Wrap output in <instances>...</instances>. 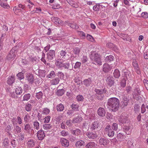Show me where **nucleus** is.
I'll list each match as a JSON object with an SVG mask.
<instances>
[{
    "instance_id": "58",
    "label": "nucleus",
    "mask_w": 148,
    "mask_h": 148,
    "mask_svg": "<svg viewBox=\"0 0 148 148\" xmlns=\"http://www.w3.org/2000/svg\"><path fill=\"white\" fill-rule=\"evenodd\" d=\"M60 5L59 4H55L53 5L52 8L53 9H58L60 8Z\"/></svg>"
},
{
    "instance_id": "21",
    "label": "nucleus",
    "mask_w": 148,
    "mask_h": 148,
    "mask_svg": "<svg viewBox=\"0 0 148 148\" xmlns=\"http://www.w3.org/2000/svg\"><path fill=\"white\" fill-rule=\"evenodd\" d=\"M92 82L91 79L89 78L88 79H85L83 81L84 84L86 86H89Z\"/></svg>"
},
{
    "instance_id": "32",
    "label": "nucleus",
    "mask_w": 148,
    "mask_h": 148,
    "mask_svg": "<svg viewBox=\"0 0 148 148\" xmlns=\"http://www.w3.org/2000/svg\"><path fill=\"white\" fill-rule=\"evenodd\" d=\"M64 92L65 91L64 89H59L57 90V91L56 92V94L58 96H61L64 94Z\"/></svg>"
},
{
    "instance_id": "28",
    "label": "nucleus",
    "mask_w": 148,
    "mask_h": 148,
    "mask_svg": "<svg viewBox=\"0 0 148 148\" xmlns=\"http://www.w3.org/2000/svg\"><path fill=\"white\" fill-rule=\"evenodd\" d=\"M122 72L124 74L125 76L126 77L127 79H128L129 77L130 78V73L129 71L125 69L123 70Z\"/></svg>"
},
{
    "instance_id": "47",
    "label": "nucleus",
    "mask_w": 148,
    "mask_h": 148,
    "mask_svg": "<svg viewBox=\"0 0 148 148\" xmlns=\"http://www.w3.org/2000/svg\"><path fill=\"white\" fill-rule=\"evenodd\" d=\"M17 77H18V78L19 80H21L23 79L24 78V75L23 74L22 72H20L19 73L16 75Z\"/></svg>"
},
{
    "instance_id": "61",
    "label": "nucleus",
    "mask_w": 148,
    "mask_h": 148,
    "mask_svg": "<svg viewBox=\"0 0 148 148\" xmlns=\"http://www.w3.org/2000/svg\"><path fill=\"white\" fill-rule=\"evenodd\" d=\"M87 40L90 41H94V38L91 35L88 34L87 36Z\"/></svg>"
},
{
    "instance_id": "2",
    "label": "nucleus",
    "mask_w": 148,
    "mask_h": 148,
    "mask_svg": "<svg viewBox=\"0 0 148 148\" xmlns=\"http://www.w3.org/2000/svg\"><path fill=\"white\" fill-rule=\"evenodd\" d=\"M90 58L92 63L95 64L101 65L102 64V62L100 56L95 51H92L90 53Z\"/></svg>"
},
{
    "instance_id": "26",
    "label": "nucleus",
    "mask_w": 148,
    "mask_h": 148,
    "mask_svg": "<svg viewBox=\"0 0 148 148\" xmlns=\"http://www.w3.org/2000/svg\"><path fill=\"white\" fill-rule=\"evenodd\" d=\"M125 137V136L124 135V134L119 133L117 135V139L120 141H123Z\"/></svg>"
},
{
    "instance_id": "53",
    "label": "nucleus",
    "mask_w": 148,
    "mask_h": 148,
    "mask_svg": "<svg viewBox=\"0 0 148 148\" xmlns=\"http://www.w3.org/2000/svg\"><path fill=\"white\" fill-rule=\"evenodd\" d=\"M43 94L41 92H39L36 94V97L38 99H40L42 98Z\"/></svg>"
},
{
    "instance_id": "41",
    "label": "nucleus",
    "mask_w": 148,
    "mask_h": 148,
    "mask_svg": "<svg viewBox=\"0 0 148 148\" xmlns=\"http://www.w3.org/2000/svg\"><path fill=\"white\" fill-rule=\"evenodd\" d=\"M71 108L73 110H77L79 109V106L77 104L73 103L71 106Z\"/></svg>"
},
{
    "instance_id": "19",
    "label": "nucleus",
    "mask_w": 148,
    "mask_h": 148,
    "mask_svg": "<svg viewBox=\"0 0 148 148\" xmlns=\"http://www.w3.org/2000/svg\"><path fill=\"white\" fill-rule=\"evenodd\" d=\"M99 144L104 146L106 145L109 143V140L103 138L100 139L99 140Z\"/></svg>"
},
{
    "instance_id": "46",
    "label": "nucleus",
    "mask_w": 148,
    "mask_h": 148,
    "mask_svg": "<svg viewBox=\"0 0 148 148\" xmlns=\"http://www.w3.org/2000/svg\"><path fill=\"white\" fill-rule=\"evenodd\" d=\"M55 64L59 68L62 67L64 66V64L59 61H56L55 62Z\"/></svg>"
},
{
    "instance_id": "39",
    "label": "nucleus",
    "mask_w": 148,
    "mask_h": 148,
    "mask_svg": "<svg viewBox=\"0 0 148 148\" xmlns=\"http://www.w3.org/2000/svg\"><path fill=\"white\" fill-rule=\"evenodd\" d=\"M25 108L27 112H29L32 109V106L31 104L28 103L25 105Z\"/></svg>"
},
{
    "instance_id": "43",
    "label": "nucleus",
    "mask_w": 148,
    "mask_h": 148,
    "mask_svg": "<svg viewBox=\"0 0 148 148\" xmlns=\"http://www.w3.org/2000/svg\"><path fill=\"white\" fill-rule=\"evenodd\" d=\"M45 72L44 70H40L38 71L39 75L40 77H44L45 75Z\"/></svg>"
},
{
    "instance_id": "37",
    "label": "nucleus",
    "mask_w": 148,
    "mask_h": 148,
    "mask_svg": "<svg viewBox=\"0 0 148 148\" xmlns=\"http://www.w3.org/2000/svg\"><path fill=\"white\" fill-rule=\"evenodd\" d=\"M34 127L35 129L38 130L40 128V123L37 121H35L33 122Z\"/></svg>"
},
{
    "instance_id": "11",
    "label": "nucleus",
    "mask_w": 148,
    "mask_h": 148,
    "mask_svg": "<svg viewBox=\"0 0 148 148\" xmlns=\"http://www.w3.org/2000/svg\"><path fill=\"white\" fill-rule=\"evenodd\" d=\"M52 21L56 24H63L64 22L61 21L60 19L57 17H53L51 18Z\"/></svg>"
},
{
    "instance_id": "34",
    "label": "nucleus",
    "mask_w": 148,
    "mask_h": 148,
    "mask_svg": "<svg viewBox=\"0 0 148 148\" xmlns=\"http://www.w3.org/2000/svg\"><path fill=\"white\" fill-rule=\"evenodd\" d=\"M24 120L25 122L27 123L31 121V118L29 115L27 114L24 116Z\"/></svg>"
},
{
    "instance_id": "36",
    "label": "nucleus",
    "mask_w": 148,
    "mask_h": 148,
    "mask_svg": "<svg viewBox=\"0 0 148 148\" xmlns=\"http://www.w3.org/2000/svg\"><path fill=\"white\" fill-rule=\"evenodd\" d=\"M95 90L96 93L99 95H102L103 93H106V90L104 89L103 90L96 89Z\"/></svg>"
},
{
    "instance_id": "27",
    "label": "nucleus",
    "mask_w": 148,
    "mask_h": 148,
    "mask_svg": "<svg viewBox=\"0 0 148 148\" xmlns=\"http://www.w3.org/2000/svg\"><path fill=\"white\" fill-rule=\"evenodd\" d=\"M85 147L86 148H95V144L94 142H90L88 143L86 145Z\"/></svg>"
},
{
    "instance_id": "18",
    "label": "nucleus",
    "mask_w": 148,
    "mask_h": 148,
    "mask_svg": "<svg viewBox=\"0 0 148 148\" xmlns=\"http://www.w3.org/2000/svg\"><path fill=\"white\" fill-rule=\"evenodd\" d=\"M15 80V76H9L8 78L7 83L10 85H11L14 82Z\"/></svg>"
},
{
    "instance_id": "14",
    "label": "nucleus",
    "mask_w": 148,
    "mask_h": 148,
    "mask_svg": "<svg viewBox=\"0 0 148 148\" xmlns=\"http://www.w3.org/2000/svg\"><path fill=\"white\" fill-rule=\"evenodd\" d=\"M97 113L98 115L101 116H104L106 113V112L104 108L100 107L98 109Z\"/></svg>"
},
{
    "instance_id": "49",
    "label": "nucleus",
    "mask_w": 148,
    "mask_h": 148,
    "mask_svg": "<svg viewBox=\"0 0 148 148\" xmlns=\"http://www.w3.org/2000/svg\"><path fill=\"white\" fill-rule=\"evenodd\" d=\"M55 76V74L54 72L52 71L50 72V73L47 76L49 78H52L54 77Z\"/></svg>"
},
{
    "instance_id": "16",
    "label": "nucleus",
    "mask_w": 148,
    "mask_h": 148,
    "mask_svg": "<svg viewBox=\"0 0 148 148\" xmlns=\"http://www.w3.org/2000/svg\"><path fill=\"white\" fill-rule=\"evenodd\" d=\"M84 141L82 140H80L76 142L75 146L76 148H82L84 146Z\"/></svg>"
},
{
    "instance_id": "50",
    "label": "nucleus",
    "mask_w": 148,
    "mask_h": 148,
    "mask_svg": "<svg viewBox=\"0 0 148 148\" xmlns=\"http://www.w3.org/2000/svg\"><path fill=\"white\" fill-rule=\"evenodd\" d=\"M79 35L82 37V38L84 39L85 37V34L83 32L78 31L77 32Z\"/></svg>"
},
{
    "instance_id": "59",
    "label": "nucleus",
    "mask_w": 148,
    "mask_h": 148,
    "mask_svg": "<svg viewBox=\"0 0 148 148\" xmlns=\"http://www.w3.org/2000/svg\"><path fill=\"white\" fill-rule=\"evenodd\" d=\"M57 75L61 79H63L64 77V73L61 72H59L57 73Z\"/></svg>"
},
{
    "instance_id": "10",
    "label": "nucleus",
    "mask_w": 148,
    "mask_h": 148,
    "mask_svg": "<svg viewBox=\"0 0 148 148\" xmlns=\"http://www.w3.org/2000/svg\"><path fill=\"white\" fill-rule=\"evenodd\" d=\"M135 92L134 94H133V97L136 100H141L142 99L141 97L138 95L140 94V90L139 89H136V90H135Z\"/></svg>"
},
{
    "instance_id": "4",
    "label": "nucleus",
    "mask_w": 148,
    "mask_h": 148,
    "mask_svg": "<svg viewBox=\"0 0 148 148\" xmlns=\"http://www.w3.org/2000/svg\"><path fill=\"white\" fill-rule=\"evenodd\" d=\"M105 132L108 134V136L110 137H113L115 134L114 131L113 130L110 125H107L105 129Z\"/></svg>"
},
{
    "instance_id": "7",
    "label": "nucleus",
    "mask_w": 148,
    "mask_h": 148,
    "mask_svg": "<svg viewBox=\"0 0 148 148\" xmlns=\"http://www.w3.org/2000/svg\"><path fill=\"white\" fill-rule=\"evenodd\" d=\"M106 81V84L109 86L111 87L113 85L114 83V78L112 76H108Z\"/></svg>"
},
{
    "instance_id": "5",
    "label": "nucleus",
    "mask_w": 148,
    "mask_h": 148,
    "mask_svg": "<svg viewBox=\"0 0 148 148\" xmlns=\"http://www.w3.org/2000/svg\"><path fill=\"white\" fill-rule=\"evenodd\" d=\"M90 128L92 130H95V129H97L98 130H100L101 129V125L97 121H95L90 125Z\"/></svg>"
},
{
    "instance_id": "52",
    "label": "nucleus",
    "mask_w": 148,
    "mask_h": 148,
    "mask_svg": "<svg viewBox=\"0 0 148 148\" xmlns=\"http://www.w3.org/2000/svg\"><path fill=\"white\" fill-rule=\"evenodd\" d=\"M60 134L62 136H65L68 135L69 133L68 132L65 130H63L61 132Z\"/></svg>"
},
{
    "instance_id": "64",
    "label": "nucleus",
    "mask_w": 148,
    "mask_h": 148,
    "mask_svg": "<svg viewBox=\"0 0 148 148\" xmlns=\"http://www.w3.org/2000/svg\"><path fill=\"white\" fill-rule=\"evenodd\" d=\"M143 82L146 89L148 91V81L147 80L144 79Z\"/></svg>"
},
{
    "instance_id": "17",
    "label": "nucleus",
    "mask_w": 148,
    "mask_h": 148,
    "mask_svg": "<svg viewBox=\"0 0 148 148\" xmlns=\"http://www.w3.org/2000/svg\"><path fill=\"white\" fill-rule=\"evenodd\" d=\"M86 135L90 139L95 138L97 137V135L96 133L91 132H87L86 133Z\"/></svg>"
},
{
    "instance_id": "51",
    "label": "nucleus",
    "mask_w": 148,
    "mask_h": 148,
    "mask_svg": "<svg viewBox=\"0 0 148 148\" xmlns=\"http://www.w3.org/2000/svg\"><path fill=\"white\" fill-rule=\"evenodd\" d=\"M50 112V110L47 108H45L43 109L42 114H43L47 115Z\"/></svg>"
},
{
    "instance_id": "20",
    "label": "nucleus",
    "mask_w": 148,
    "mask_h": 148,
    "mask_svg": "<svg viewBox=\"0 0 148 148\" xmlns=\"http://www.w3.org/2000/svg\"><path fill=\"white\" fill-rule=\"evenodd\" d=\"M14 91L17 95H19L22 94L23 90L21 87H18L15 89Z\"/></svg>"
},
{
    "instance_id": "63",
    "label": "nucleus",
    "mask_w": 148,
    "mask_h": 148,
    "mask_svg": "<svg viewBox=\"0 0 148 148\" xmlns=\"http://www.w3.org/2000/svg\"><path fill=\"white\" fill-rule=\"evenodd\" d=\"M100 8L99 5H96L93 7V10L95 11H98Z\"/></svg>"
},
{
    "instance_id": "29",
    "label": "nucleus",
    "mask_w": 148,
    "mask_h": 148,
    "mask_svg": "<svg viewBox=\"0 0 148 148\" xmlns=\"http://www.w3.org/2000/svg\"><path fill=\"white\" fill-rule=\"evenodd\" d=\"M82 120V117L80 116H77L73 119V123H78L81 121Z\"/></svg>"
},
{
    "instance_id": "57",
    "label": "nucleus",
    "mask_w": 148,
    "mask_h": 148,
    "mask_svg": "<svg viewBox=\"0 0 148 148\" xmlns=\"http://www.w3.org/2000/svg\"><path fill=\"white\" fill-rule=\"evenodd\" d=\"M81 65V63L79 62H77L75 63V65L74 66V68L75 69L79 68Z\"/></svg>"
},
{
    "instance_id": "1",
    "label": "nucleus",
    "mask_w": 148,
    "mask_h": 148,
    "mask_svg": "<svg viewBox=\"0 0 148 148\" xmlns=\"http://www.w3.org/2000/svg\"><path fill=\"white\" fill-rule=\"evenodd\" d=\"M107 104L113 111L115 112L118 110L119 106V100L115 97L109 98L108 99Z\"/></svg>"
},
{
    "instance_id": "24",
    "label": "nucleus",
    "mask_w": 148,
    "mask_h": 148,
    "mask_svg": "<svg viewBox=\"0 0 148 148\" xmlns=\"http://www.w3.org/2000/svg\"><path fill=\"white\" fill-rule=\"evenodd\" d=\"M113 76L115 78H118L120 76V72L117 69H115L113 72Z\"/></svg>"
},
{
    "instance_id": "6",
    "label": "nucleus",
    "mask_w": 148,
    "mask_h": 148,
    "mask_svg": "<svg viewBox=\"0 0 148 148\" xmlns=\"http://www.w3.org/2000/svg\"><path fill=\"white\" fill-rule=\"evenodd\" d=\"M118 121L122 123L128 124L130 123V120L128 119L126 116L122 115L118 118Z\"/></svg>"
},
{
    "instance_id": "60",
    "label": "nucleus",
    "mask_w": 148,
    "mask_h": 148,
    "mask_svg": "<svg viewBox=\"0 0 148 148\" xmlns=\"http://www.w3.org/2000/svg\"><path fill=\"white\" fill-rule=\"evenodd\" d=\"M141 16L145 18H148V14L146 12H144L141 14Z\"/></svg>"
},
{
    "instance_id": "8",
    "label": "nucleus",
    "mask_w": 148,
    "mask_h": 148,
    "mask_svg": "<svg viewBox=\"0 0 148 148\" xmlns=\"http://www.w3.org/2000/svg\"><path fill=\"white\" fill-rule=\"evenodd\" d=\"M47 58L49 61L52 60L55 56V51L53 50H50L47 54Z\"/></svg>"
},
{
    "instance_id": "25",
    "label": "nucleus",
    "mask_w": 148,
    "mask_h": 148,
    "mask_svg": "<svg viewBox=\"0 0 148 148\" xmlns=\"http://www.w3.org/2000/svg\"><path fill=\"white\" fill-rule=\"evenodd\" d=\"M60 81V80L59 78L56 77L51 80V85H56L59 83Z\"/></svg>"
},
{
    "instance_id": "31",
    "label": "nucleus",
    "mask_w": 148,
    "mask_h": 148,
    "mask_svg": "<svg viewBox=\"0 0 148 148\" xmlns=\"http://www.w3.org/2000/svg\"><path fill=\"white\" fill-rule=\"evenodd\" d=\"M27 146L29 148H32L34 146V142L33 140H29L27 143Z\"/></svg>"
},
{
    "instance_id": "13",
    "label": "nucleus",
    "mask_w": 148,
    "mask_h": 148,
    "mask_svg": "<svg viewBox=\"0 0 148 148\" xmlns=\"http://www.w3.org/2000/svg\"><path fill=\"white\" fill-rule=\"evenodd\" d=\"M37 136L39 140H42L45 137V134L42 130H40L37 132Z\"/></svg>"
},
{
    "instance_id": "9",
    "label": "nucleus",
    "mask_w": 148,
    "mask_h": 148,
    "mask_svg": "<svg viewBox=\"0 0 148 148\" xmlns=\"http://www.w3.org/2000/svg\"><path fill=\"white\" fill-rule=\"evenodd\" d=\"M112 68V66L107 63H105L103 65V71L104 72L107 73L110 71Z\"/></svg>"
},
{
    "instance_id": "45",
    "label": "nucleus",
    "mask_w": 148,
    "mask_h": 148,
    "mask_svg": "<svg viewBox=\"0 0 148 148\" xmlns=\"http://www.w3.org/2000/svg\"><path fill=\"white\" fill-rule=\"evenodd\" d=\"M14 130L15 133L18 134L21 132V128L18 126L17 125L15 127Z\"/></svg>"
},
{
    "instance_id": "40",
    "label": "nucleus",
    "mask_w": 148,
    "mask_h": 148,
    "mask_svg": "<svg viewBox=\"0 0 148 148\" xmlns=\"http://www.w3.org/2000/svg\"><path fill=\"white\" fill-rule=\"evenodd\" d=\"M71 133L73 134L78 136L80 134V131L78 129H76L75 130L72 131Z\"/></svg>"
},
{
    "instance_id": "38",
    "label": "nucleus",
    "mask_w": 148,
    "mask_h": 148,
    "mask_svg": "<svg viewBox=\"0 0 148 148\" xmlns=\"http://www.w3.org/2000/svg\"><path fill=\"white\" fill-rule=\"evenodd\" d=\"M80 51V49L78 47H75L74 48L73 51V52L75 55V57L76 56L79 55Z\"/></svg>"
},
{
    "instance_id": "35",
    "label": "nucleus",
    "mask_w": 148,
    "mask_h": 148,
    "mask_svg": "<svg viewBox=\"0 0 148 148\" xmlns=\"http://www.w3.org/2000/svg\"><path fill=\"white\" fill-rule=\"evenodd\" d=\"M12 129L13 127L12 125H8L5 128V132H7L9 134H10V132L11 130H12Z\"/></svg>"
},
{
    "instance_id": "44",
    "label": "nucleus",
    "mask_w": 148,
    "mask_h": 148,
    "mask_svg": "<svg viewBox=\"0 0 148 148\" xmlns=\"http://www.w3.org/2000/svg\"><path fill=\"white\" fill-rule=\"evenodd\" d=\"M31 95L30 94H27L24 95L23 97V101H27L31 97Z\"/></svg>"
},
{
    "instance_id": "3",
    "label": "nucleus",
    "mask_w": 148,
    "mask_h": 148,
    "mask_svg": "<svg viewBox=\"0 0 148 148\" xmlns=\"http://www.w3.org/2000/svg\"><path fill=\"white\" fill-rule=\"evenodd\" d=\"M17 51L14 48L10 51L7 57V59L8 60H12L16 57Z\"/></svg>"
},
{
    "instance_id": "12",
    "label": "nucleus",
    "mask_w": 148,
    "mask_h": 148,
    "mask_svg": "<svg viewBox=\"0 0 148 148\" xmlns=\"http://www.w3.org/2000/svg\"><path fill=\"white\" fill-rule=\"evenodd\" d=\"M60 142L62 146L67 147L69 145V140L65 138H61Z\"/></svg>"
},
{
    "instance_id": "55",
    "label": "nucleus",
    "mask_w": 148,
    "mask_h": 148,
    "mask_svg": "<svg viewBox=\"0 0 148 148\" xmlns=\"http://www.w3.org/2000/svg\"><path fill=\"white\" fill-rule=\"evenodd\" d=\"M13 11L16 14H18V13L21 11V10L17 8V7L14 6L13 9Z\"/></svg>"
},
{
    "instance_id": "62",
    "label": "nucleus",
    "mask_w": 148,
    "mask_h": 148,
    "mask_svg": "<svg viewBox=\"0 0 148 148\" xmlns=\"http://www.w3.org/2000/svg\"><path fill=\"white\" fill-rule=\"evenodd\" d=\"M81 60H82V62L84 63L87 61L88 58L87 56H84L82 58V59H81Z\"/></svg>"
},
{
    "instance_id": "30",
    "label": "nucleus",
    "mask_w": 148,
    "mask_h": 148,
    "mask_svg": "<svg viewBox=\"0 0 148 148\" xmlns=\"http://www.w3.org/2000/svg\"><path fill=\"white\" fill-rule=\"evenodd\" d=\"M128 126L125 127L124 128V131L127 134H130L131 133V130L130 128V124H128Z\"/></svg>"
},
{
    "instance_id": "33",
    "label": "nucleus",
    "mask_w": 148,
    "mask_h": 148,
    "mask_svg": "<svg viewBox=\"0 0 148 148\" xmlns=\"http://www.w3.org/2000/svg\"><path fill=\"white\" fill-rule=\"evenodd\" d=\"M122 102V106L123 107L126 106L128 103V99L127 98H124L123 99Z\"/></svg>"
},
{
    "instance_id": "54",
    "label": "nucleus",
    "mask_w": 148,
    "mask_h": 148,
    "mask_svg": "<svg viewBox=\"0 0 148 148\" xmlns=\"http://www.w3.org/2000/svg\"><path fill=\"white\" fill-rule=\"evenodd\" d=\"M114 58V57L110 55V56H107L106 57V60L107 61L110 62L113 60Z\"/></svg>"
},
{
    "instance_id": "56",
    "label": "nucleus",
    "mask_w": 148,
    "mask_h": 148,
    "mask_svg": "<svg viewBox=\"0 0 148 148\" xmlns=\"http://www.w3.org/2000/svg\"><path fill=\"white\" fill-rule=\"evenodd\" d=\"M112 128L114 130L116 131L118 129V125L116 123H114L112 125Z\"/></svg>"
},
{
    "instance_id": "22",
    "label": "nucleus",
    "mask_w": 148,
    "mask_h": 148,
    "mask_svg": "<svg viewBox=\"0 0 148 148\" xmlns=\"http://www.w3.org/2000/svg\"><path fill=\"white\" fill-rule=\"evenodd\" d=\"M31 125L29 123L26 124L24 126V130L28 133H30L32 130Z\"/></svg>"
},
{
    "instance_id": "48",
    "label": "nucleus",
    "mask_w": 148,
    "mask_h": 148,
    "mask_svg": "<svg viewBox=\"0 0 148 148\" xmlns=\"http://www.w3.org/2000/svg\"><path fill=\"white\" fill-rule=\"evenodd\" d=\"M0 5L4 8L8 9L10 8L9 5L5 3H0Z\"/></svg>"
},
{
    "instance_id": "23",
    "label": "nucleus",
    "mask_w": 148,
    "mask_h": 148,
    "mask_svg": "<svg viewBox=\"0 0 148 148\" xmlns=\"http://www.w3.org/2000/svg\"><path fill=\"white\" fill-rule=\"evenodd\" d=\"M64 108V106L61 103L58 104L56 106V109L57 111L59 112H61L63 111Z\"/></svg>"
},
{
    "instance_id": "15",
    "label": "nucleus",
    "mask_w": 148,
    "mask_h": 148,
    "mask_svg": "<svg viewBox=\"0 0 148 148\" xmlns=\"http://www.w3.org/2000/svg\"><path fill=\"white\" fill-rule=\"evenodd\" d=\"M27 80L29 83L32 84L34 81V78L32 74L30 73L27 74L26 76Z\"/></svg>"
},
{
    "instance_id": "42",
    "label": "nucleus",
    "mask_w": 148,
    "mask_h": 148,
    "mask_svg": "<svg viewBox=\"0 0 148 148\" xmlns=\"http://www.w3.org/2000/svg\"><path fill=\"white\" fill-rule=\"evenodd\" d=\"M51 127V125L50 124H46L43 126V129L45 130H50Z\"/></svg>"
}]
</instances>
